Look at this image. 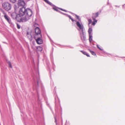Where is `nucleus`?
I'll use <instances>...</instances> for the list:
<instances>
[{
	"label": "nucleus",
	"mask_w": 125,
	"mask_h": 125,
	"mask_svg": "<svg viewBox=\"0 0 125 125\" xmlns=\"http://www.w3.org/2000/svg\"><path fill=\"white\" fill-rule=\"evenodd\" d=\"M11 6L10 4L8 2H5L2 4L3 8L7 11L10 10L11 9Z\"/></svg>",
	"instance_id": "nucleus-4"
},
{
	"label": "nucleus",
	"mask_w": 125,
	"mask_h": 125,
	"mask_svg": "<svg viewBox=\"0 0 125 125\" xmlns=\"http://www.w3.org/2000/svg\"><path fill=\"white\" fill-rule=\"evenodd\" d=\"M92 38V36L91 35V34H89V38Z\"/></svg>",
	"instance_id": "nucleus-24"
},
{
	"label": "nucleus",
	"mask_w": 125,
	"mask_h": 125,
	"mask_svg": "<svg viewBox=\"0 0 125 125\" xmlns=\"http://www.w3.org/2000/svg\"><path fill=\"white\" fill-rule=\"evenodd\" d=\"M10 2L13 3H14L15 2L16 0H9Z\"/></svg>",
	"instance_id": "nucleus-17"
},
{
	"label": "nucleus",
	"mask_w": 125,
	"mask_h": 125,
	"mask_svg": "<svg viewBox=\"0 0 125 125\" xmlns=\"http://www.w3.org/2000/svg\"><path fill=\"white\" fill-rule=\"evenodd\" d=\"M32 14V11L31 9L29 8L26 9L23 7L20 9L19 13L17 16L16 19L19 21L25 22L29 19Z\"/></svg>",
	"instance_id": "nucleus-1"
},
{
	"label": "nucleus",
	"mask_w": 125,
	"mask_h": 125,
	"mask_svg": "<svg viewBox=\"0 0 125 125\" xmlns=\"http://www.w3.org/2000/svg\"><path fill=\"white\" fill-rule=\"evenodd\" d=\"M80 51L82 52L83 54L86 55L88 57H90V56L87 53L85 52H84L82 51Z\"/></svg>",
	"instance_id": "nucleus-9"
},
{
	"label": "nucleus",
	"mask_w": 125,
	"mask_h": 125,
	"mask_svg": "<svg viewBox=\"0 0 125 125\" xmlns=\"http://www.w3.org/2000/svg\"><path fill=\"white\" fill-rule=\"evenodd\" d=\"M92 29L91 28H89V29L88 32L89 34H91L92 31Z\"/></svg>",
	"instance_id": "nucleus-13"
},
{
	"label": "nucleus",
	"mask_w": 125,
	"mask_h": 125,
	"mask_svg": "<svg viewBox=\"0 0 125 125\" xmlns=\"http://www.w3.org/2000/svg\"><path fill=\"white\" fill-rule=\"evenodd\" d=\"M35 34L34 35H38L41 34V31L39 28L38 27H36L35 29Z\"/></svg>",
	"instance_id": "nucleus-5"
},
{
	"label": "nucleus",
	"mask_w": 125,
	"mask_h": 125,
	"mask_svg": "<svg viewBox=\"0 0 125 125\" xmlns=\"http://www.w3.org/2000/svg\"><path fill=\"white\" fill-rule=\"evenodd\" d=\"M53 9L56 11H57V10L56 7H53Z\"/></svg>",
	"instance_id": "nucleus-22"
},
{
	"label": "nucleus",
	"mask_w": 125,
	"mask_h": 125,
	"mask_svg": "<svg viewBox=\"0 0 125 125\" xmlns=\"http://www.w3.org/2000/svg\"><path fill=\"white\" fill-rule=\"evenodd\" d=\"M97 47L98 48H99L100 50H103L102 48H100L99 47L98 45L97 46Z\"/></svg>",
	"instance_id": "nucleus-19"
},
{
	"label": "nucleus",
	"mask_w": 125,
	"mask_h": 125,
	"mask_svg": "<svg viewBox=\"0 0 125 125\" xmlns=\"http://www.w3.org/2000/svg\"><path fill=\"white\" fill-rule=\"evenodd\" d=\"M99 13L98 12L95 13H93L92 14V18L93 21L92 22V25L94 26L97 23V20L95 19V18L98 16Z\"/></svg>",
	"instance_id": "nucleus-3"
},
{
	"label": "nucleus",
	"mask_w": 125,
	"mask_h": 125,
	"mask_svg": "<svg viewBox=\"0 0 125 125\" xmlns=\"http://www.w3.org/2000/svg\"><path fill=\"white\" fill-rule=\"evenodd\" d=\"M69 18L70 19H71L72 18L71 17V16H69Z\"/></svg>",
	"instance_id": "nucleus-25"
},
{
	"label": "nucleus",
	"mask_w": 125,
	"mask_h": 125,
	"mask_svg": "<svg viewBox=\"0 0 125 125\" xmlns=\"http://www.w3.org/2000/svg\"><path fill=\"white\" fill-rule=\"evenodd\" d=\"M76 25L80 29L83 30V27L82 25L80 24V23L78 22L77 21L76 22Z\"/></svg>",
	"instance_id": "nucleus-7"
},
{
	"label": "nucleus",
	"mask_w": 125,
	"mask_h": 125,
	"mask_svg": "<svg viewBox=\"0 0 125 125\" xmlns=\"http://www.w3.org/2000/svg\"><path fill=\"white\" fill-rule=\"evenodd\" d=\"M71 19L72 20V21L73 22L74 21V20L72 18Z\"/></svg>",
	"instance_id": "nucleus-26"
},
{
	"label": "nucleus",
	"mask_w": 125,
	"mask_h": 125,
	"mask_svg": "<svg viewBox=\"0 0 125 125\" xmlns=\"http://www.w3.org/2000/svg\"><path fill=\"white\" fill-rule=\"evenodd\" d=\"M4 17L9 23L10 22V20L9 17L7 15H4Z\"/></svg>",
	"instance_id": "nucleus-8"
},
{
	"label": "nucleus",
	"mask_w": 125,
	"mask_h": 125,
	"mask_svg": "<svg viewBox=\"0 0 125 125\" xmlns=\"http://www.w3.org/2000/svg\"><path fill=\"white\" fill-rule=\"evenodd\" d=\"M92 40V38H89V41L90 43L91 42Z\"/></svg>",
	"instance_id": "nucleus-20"
},
{
	"label": "nucleus",
	"mask_w": 125,
	"mask_h": 125,
	"mask_svg": "<svg viewBox=\"0 0 125 125\" xmlns=\"http://www.w3.org/2000/svg\"><path fill=\"white\" fill-rule=\"evenodd\" d=\"M34 38L35 39L36 43L38 44H41L42 43L43 40L41 34L34 35Z\"/></svg>",
	"instance_id": "nucleus-2"
},
{
	"label": "nucleus",
	"mask_w": 125,
	"mask_h": 125,
	"mask_svg": "<svg viewBox=\"0 0 125 125\" xmlns=\"http://www.w3.org/2000/svg\"><path fill=\"white\" fill-rule=\"evenodd\" d=\"M71 19L72 20V21L73 22L74 21V20L72 18Z\"/></svg>",
	"instance_id": "nucleus-27"
},
{
	"label": "nucleus",
	"mask_w": 125,
	"mask_h": 125,
	"mask_svg": "<svg viewBox=\"0 0 125 125\" xmlns=\"http://www.w3.org/2000/svg\"><path fill=\"white\" fill-rule=\"evenodd\" d=\"M18 4L20 6H24L25 5V3L23 0H19Z\"/></svg>",
	"instance_id": "nucleus-6"
},
{
	"label": "nucleus",
	"mask_w": 125,
	"mask_h": 125,
	"mask_svg": "<svg viewBox=\"0 0 125 125\" xmlns=\"http://www.w3.org/2000/svg\"><path fill=\"white\" fill-rule=\"evenodd\" d=\"M17 27L18 29H20V26L18 24H17Z\"/></svg>",
	"instance_id": "nucleus-21"
},
{
	"label": "nucleus",
	"mask_w": 125,
	"mask_h": 125,
	"mask_svg": "<svg viewBox=\"0 0 125 125\" xmlns=\"http://www.w3.org/2000/svg\"><path fill=\"white\" fill-rule=\"evenodd\" d=\"M89 51L91 52V53L93 55H96L95 53L93 51H91V50H89Z\"/></svg>",
	"instance_id": "nucleus-14"
},
{
	"label": "nucleus",
	"mask_w": 125,
	"mask_h": 125,
	"mask_svg": "<svg viewBox=\"0 0 125 125\" xmlns=\"http://www.w3.org/2000/svg\"><path fill=\"white\" fill-rule=\"evenodd\" d=\"M8 64L9 65V66L10 68H12V66L11 65V62H8Z\"/></svg>",
	"instance_id": "nucleus-16"
},
{
	"label": "nucleus",
	"mask_w": 125,
	"mask_h": 125,
	"mask_svg": "<svg viewBox=\"0 0 125 125\" xmlns=\"http://www.w3.org/2000/svg\"><path fill=\"white\" fill-rule=\"evenodd\" d=\"M75 15L77 19H78L79 20H80V19L79 18V17L76 15Z\"/></svg>",
	"instance_id": "nucleus-18"
},
{
	"label": "nucleus",
	"mask_w": 125,
	"mask_h": 125,
	"mask_svg": "<svg viewBox=\"0 0 125 125\" xmlns=\"http://www.w3.org/2000/svg\"><path fill=\"white\" fill-rule=\"evenodd\" d=\"M44 1H45L46 3L48 4H49L50 5H52V3L51 2H49L48 0H43Z\"/></svg>",
	"instance_id": "nucleus-11"
},
{
	"label": "nucleus",
	"mask_w": 125,
	"mask_h": 125,
	"mask_svg": "<svg viewBox=\"0 0 125 125\" xmlns=\"http://www.w3.org/2000/svg\"><path fill=\"white\" fill-rule=\"evenodd\" d=\"M2 12L4 15H7L5 12L3 11H2Z\"/></svg>",
	"instance_id": "nucleus-23"
},
{
	"label": "nucleus",
	"mask_w": 125,
	"mask_h": 125,
	"mask_svg": "<svg viewBox=\"0 0 125 125\" xmlns=\"http://www.w3.org/2000/svg\"><path fill=\"white\" fill-rule=\"evenodd\" d=\"M81 39L82 40H83V41H85L86 40V38L85 36L84 35V34L83 33V36L81 37Z\"/></svg>",
	"instance_id": "nucleus-10"
},
{
	"label": "nucleus",
	"mask_w": 125,
	"mask_h": 125,
	"mask_svg": "<svg viewBox=\"0 0 125 125\" xmlns=\"http://www.w3.org/2000/svg\"><path fill=\"white\" fill-rule=\"evenodd\" d=\"M88 24L89 25L92 22V20L91 19H89L88 20Z\"/></svg>",
	"instance_id": "nucleus-15"
},
{
	"label": "nucleus",
	"mask_w": 125,
	"mask_h": 125,
	"mask_svg": "<svg viewBox=\"0 0 125 125\" xmlns=\"http://www.w3.org/2000/svg\"><path fill=\"white\" fill-rule=\"evenodd\" d=\"M61 10H63V11H65L64 10H63L62 9H61Z\"/></svg>",
	"instance_id": "nucleus-28"
},
{
	"label": "nucleus",
	"mask_w": 125,
	"mask_h": 125,
	"mask_svg": "<svg viewBox=\"0 0 125 125\" xmlns=\"http://www.w3.org/2000/svg\"><path fill=\"white\" fill-rule=\"evenodd\" d=\"M37 51H41L42 50V47H38L37 48Z\"/></svg>",
	"instance_id": "nucleus-12"
}]
</instances>
